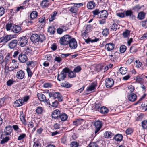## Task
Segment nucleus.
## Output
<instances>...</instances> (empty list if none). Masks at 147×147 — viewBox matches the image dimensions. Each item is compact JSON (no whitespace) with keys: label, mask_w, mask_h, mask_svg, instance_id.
Returning a JSON list of instances; mask_svg holds the SVG:
<instances>
[{"label":"nucleus","mask_w":147,"mask_h":147,"mask_svg":"<svg viewBox=\"0 0 147 147\" xmlns=\"http://www.w3.org/2000/svg\"><path fill=\"white\" fill-rule=\"evenodd\" d=\"M31 41L33 43H36L38 42H42L45 39V37L43 34L40 35L36 34H33L30 37Z\"/></svg>","instance_id":"f257e3e1"},{"label":"nucleus","mask_w":147,"mask_h":147,"mask_svg":"<svg viewBox=\"0 0 147 147\" xmlns=\"http://www.w3.org/2000/svg\"><path fill=\"white\" fill-rule=\"evenodd\" d=\"M72 38L69 35H65L61 37L59 42L62 45H66L68 44Z\"/></svg>","instance_id":"f03ea898"},{"label":"nucleus","mask_w":147,"mask_h":147,"mask_svg":"<svg viewBox=\"0 0 147 147\" xmlns=\"http://www.w3.org/2000/svg\"><path fill=\"white\" fill-rule=\"evenodd\" d=\"M69 69L67 68L63 69L61 72L58 74L57 79L59 81L64 80L66 77L67 74L69 72Z\"/></svg>","instance_id":"7ed1b4c3"},{"label":"nucleus","mask_w":147,"mask_h":147,"mask_svg":"<svg viewBox=\"0 0 147 147\" xmlns=\"http://www.w3.org/2000/svg\"><path fill=\"white\" fill-rule=\"evenodd\" d=\"M50 97H53L54 99L57 98L59 102L63 100V97L61 94L59 92H51L49 93Z\"/></svg>","instance_id":"20e7f679"},{"label":"nucleus","mask_w":147,"mask_h":147,"mask_svg":"<svg viewBox=\"0 0 147 147\" xmlns=\"http://www.w3.org/2000/svg\"><path fill=\"white\" fill-rule=\"evenodd\" d=\"M103 124V122L100 120L96 121H95L94 124V126L95 127V130L94 131L95 136H96L98 134V132L102 128Z\"/></svg>","instance_id":"39448f33"},{"label":"nucleus","mask_w":147,"mask_h":147,"mask_svg":"<svg viewBox=\"0 0 147 147\" xmlns=\"http://www.w3.org/2000/svg\"><path fill=\"white\" fill-rule=\"evenodd\" d=\"M27 38L25 36H23L18 38L17 40L18 42V45L21 47H24L27 44L28 42Z\"/></svg>","instance_id":"423d86ee"},{"label":"nucleus","mask_w":147,"mask_h":147,"mask_svg":"<svg viewBox=\"0 0 147 147\" xmlns=\"http://www.w3.org/2000/svg\"><path fill=\"white\" fill-rule=\"evenodd\" d=\"M37 96L38 99L41 102H45L47 105H50L49 99H46V96L43 94L41 93H38Z\"/></svg>","instance_id":"0eeeda50"},{"label":"nucleus","mask_w":147,"mask_h":147,"mask_svg":"<svg viewBox=\"0 0 147 147\" xmlns=\"http://www.w3.org/2000/svg\"><path fill=\"white\" fill-rule=\"evenodd\" d=\"M14 36L13 35H9L1 37L0 38V43L3 42L6 43L8 41L14 38Z\"/></svg>","instance_id":"6e6552de"},{"label":"nucleus","mask_w":147,"mask_h":147,"mask_svg":"<svg viewBox=\"0 0 147 147\" xmlns=\"http://www.w3.org/2000/svg\"><path fill=\"white\" fill-rule=\"evenodd\" d=\"M68 44L70 48L72 49H74L76 48L77 46V42L74 38H72L71 40L69 42Z\"/></svg>","instance_id":"1a4fd4ad"},{"label":"nucleus","mask_w":147,"mask_h":147,"mask_svg":"<svg viewBox=\"0 0 147 147\" xmlns=\"http://www.w3.org/2000/svg\"><path fill=\"white\" fill-rule=\"evenodd\" d=\"M114 81L113 79L108 78L105 81V85L107 88L112 87L114 85Z\"/></svg>","instance_id":"9d476101"},{"label":"nucleus","mask_w":147,"mask_h":147,"mask_svg":"<svg viewBox=\"0 0 147 147\" xmlns=\"http://www.w3.org/2000/svg\"><path fill=\"white\" fill-rule=\"evenodd\" d=\"M18 59L19 61L22 63L25 62L28 60L27 56L25 54L22 53L19 55Z\"/></svg>","instance_id":"9b49d317"},{"label":"nucleus","mask_w":147,"mask_h":147,"mask_svg":"<svg viewBox=\"0 0 147 147\" xmlns=\"http://www.w3.org/2000/svg\"><path fill=\"white\" fill-rule=\"evenodd\" d=\"M12 131V129L11 126H7L4 129V135L9 136L10 135Z\"/></svg>","instance_id":"f8f14e48"},{"label":"nucleus","mask_w":147,"mask_h":147,"mask_svg":"<svg viewBox=\"0 0 147 147\" xmlns=\"http://www.w3.org/2000/svg\"><path fill=\"white\" fill-rule=\"evenodd\" d=\"M108 15L107 11L105 10H103L100 11L99 18L100 19H106Z\"/></svg>","instance_id":"ddd939ff"},{"label":"nucleus","mask_w":147,"mask_h":147,"mask_svg":"<svg viewBox=\"0 0 147 147\" xmlns=\"http://www.w3.org/2000/svg\"><path fill=\"white\" fill-rule=\"evenodd\" d=\"M17 43L18 41L17 40H12L9 43V47L10 49H14L17 46Z\"/></svg>","instance_id":"4468645a"},{"label":"nucleus","mask_w":147,"mask_h":147,"mask_svg":"<svg viewBox=\"0 0 147 147\" xmlns=\"http://www.w3.org/2000/svg\"><path fill=\"white\" fill-rule=\"evenodd\" d=\"M60 111L58 109H56L54 111L51 115L52 118L55 119L59 118L60 114Z\"/></svg>","instance_id":"2eb2a0df"},{"label":"nucleus","mask_w":147,"mask_h":147,"mask_svg":"<svg viewBox=\"0 0 147 147\" xmlns=\"http://www.w3.org/2000/svg\"><path fill=\"white\" fill-rule=\"evenodd\" d=\"M16 76L17 78L22 79L25 76V73L22 70H20L17 72Z\"/></svg>","instance_id":"dca6fc26"},{"label":"nucleus","mask_w":147,"mask_h":147,"mask_svg":"<svg viewBox=\"0 0 147 147\" xmlns=\"http://www.w3.org/2000/svg\"><path fill=\"white\" fill-rule=\"evenodd\" d=\"M137 98L136 95L134 93H131L128 96V99L129 101L134 102L135 101Z\"/></svg>","instance_id":"f3484780"},{"label":"nucleus","mask_w":147,"mask_h":147,"mask_svg":"<svg viewBox=\"0 0 147 147\" xmlns=\"http://www.w3.org/2000/svg\"><path fill=\"white\" fill-rule=\"evenodd\" d=\"M114 48V45L113 43H109L106 44L105 46V48L108 51L113 50Z\"/></svg>","instance_id":"a211bd4d"},{"label":"nucleus","mask_w":147,"mask_h":147,"mask_svg":"<svg viewBox=\"0 0 147 147\" xmlns=\"http://www.w3.org/2000/svg\"><path fill=\"white\" fill-rule=\"evenodd\" d=\"M14 103L15 107H19L23 105L24 101L22 99H18L15 101Z\"/></svg>","instance_id":"6ab92c4d"},{"label":"nucleus","mask_w":147,"mask_h":147,"mask_svg":"<svg viewBox=\"0 0 147 147\" xmlns=\"http://www.w3.org/2000/svg\"><path fill=\"white\" fill-rule=\"evenodd\" d=\"M96 86V84L95 83L93 82L91 83L90 85L87 88L86 90L88 92H91L95 89Z\"/></svg>","instance_id":"aec40b11"},{"label":"nucleus","mask_w":147,"mask_h":147,"mask_svg":"<svg viewBox=\"0 0 147 147\" xmlns=\"http://www.w3.org/2000/svg\"><path fill=\"white\" fill-rule=\"evenodd\" d=\"M21 29L20 26L18 25H14L13 26L11 30L14 32L18 33L21 31Z\"/></svg>","instance_id":"412c9836"},{"label":"nucleus","mask_w":147,"mask_h":147,"mask_svg":"<svg viewBox=\"0 0 147 147\" xmlns=\"http://www.w3.org/2000/svg\"><path fill=\"white\" fill-rule=\"evenodd\" d=\"M49 5L48 0H43L40 4L41 6L43 8L47 7Z\"/></svg>","instance_id":"4be33fe9"},{"label":"nucleus","mask_w":147,"mask_h":147,"mask_svg":"<svg viewBox=\"0 0 147 147\" xmlns=\"http://www.w3.org/2000/svg\"><path fill=\"white\" fill-rule=\"evenodd\" d=\"M125 14L126 16H129L131 19H134L135 17L133 14L132 11L130 10H127L125 12Z\"/></svg>","instance_id":"5701e85b"},{"label":"nucleus","mask_w":147,"mask_h":147,"mask_svg":"<svg viewBox=\"0 0 147 147\" xmlns=\"http://www.w3.org/2000/svg\"><path fill=\"white\" fill-rule=\"evenodd\" d=\"M95 6V3L94 1H90L87 3V7L88 9H94Z\"/></svg>","instance_id":"b1692460"},{"label":"nucleus","mask_w":147,"mask_h":147,"mask_svg":"<svg viewBox=\"0 0 147 147\" xmlns=\"http://www.w3.org/2000/svg\"><path fill=\"white\" fill-rule=\"evenodd\" d=\"M123 137L122 135L120 134L116 135L113 138L115 140L118 142H120L122 140Z\"/></svg>","instance_id":"393cba45"},{"label":"nucleus","mask_w":147,"mask_h":147,"mask_svg":"<svg viewBox=\"0 0 147 147\" xmlns=\"http://www.w3.org/2000/svg\"><path fill=\"white\" fill-rule=\"evenodd\" d=\"M68 116L65 113H62L60 115L59 118H60L62 121H65L67 120Z\"/></svg>","instance_id":"a878e982"},{"label":"nucleus","mask_w":147,"mask_h":147,"mask_svg":"<svg viewBox=\"0 0 147 147\" xmlns=\"http://www.w3.org/2000/svg\"><path fill=\"white\" fill-rule=\"evenodd\" d=\"M104 136L106 138H111L113 136H114V134L110 131H108L105 132Z\"/></svg>","instance_id":"bb28decb"},{"label":"nucleus","mask_w":147,"mask_h":147,"mask_svg":"<svg viewBox=\"0 0 147 147\" xmlns=\"http://www.w3.org/2000/svg\"><path fill=\"white\" fill-rule=\"evenodd\" d=\"M61 86L66 88H69L72 86V85L66 81H64L61 84Z\"/></svg>","instance_id":"cd10ccee"},{"label":"nucleus","mask_w":147,"mask_h":147,"mask_svg":"<svg viewBox=\"0 0 147 147\" xmlns=\"http://www.w3.org/2000/svg\"><path fill=\"white\" fill-rule=\"evenodd\" d=\"M55 28L53 26H50L49 27L48 29V32H49L50 34H54L55 32Z\"/></svg>","instance_id":"c85d7f7f"},{"label":"nucleus","mask_w":147,"mask_h":147,"mask_svg":"<svg viewBox=\"0 0 147 147\" xmlns=\"http://www.w3.org/2000/svg\"><path fill=\"white\" fill-rule=\"evenodd\" d=\"M130 31L127 30H126L123 32L122 35L124 38H128L130 36Z\"/></svg>","instance_id":"c756f323"},{"label":"nucleus","mask_w":147,"mask_h":147,"mask_svg":"<svg viewBox=\"0 0 147 147\" xmlns=\"http://www.w3.org/2000/svg\"><path fill=\"white\" fill-rule=\"evenodd\" d=\"M43 111V108L40 106L37 107L36 110V113L38 115L42 114Z\"/></svg>","instance_id":"7c9ffc66"},{"label":"nucleus","mask_w":147,"mask_h":147,"mask_svg":"<svg viewBox=\"0 0 147 147\" xmlns=\"http://www.w3.org/2000/svg\"><path fill=\"white\" fill-rule=\"evenodd\" d=\"M38 15V13L36 11H32L30 14V17L32 19L35 18Z\"/></svg>","instance_id":"2f4dec72"},{"label":"nucleus","mask_w":147,"mask_h":147,"mask_svg":"<svg viewBox=\"0 0 147 147\" xmlns=\"http://www.w3.org/2000/svg\"><path fill=\"white\" fill-rule=\"evenodd\" d=\"M100 112L102 114H105L108 112V110L107 108L105 107H101L100 108Z\"/></svg>","instance_id":"473e14b6"},{"label":"nucleus","mask_w":147,"mask_h":147,"mask_svg":"<svg viewBox=\"0 0 147 147\" xmlns=\"http://www.w3.org/2000/svg\"><path fill=\"white\" fill-rule=\"evenodd\" d=\"M64 26H62V28H59L57 30V33L59 34H61L64 31H66L65 28H64Z\"/></svg>","instance_id":"72a5a7b5"},{"label":"nucleus","mask_w":147,"mask_h":147,"mask_svg":"<svg viewBox=\"0 0 147 147\" xmlns=\"http://www.w3.org/2000/svg\"><path fill=\"white\" fill-rule=\"evenodd\" d=\"M127 69L124 67H121L119 69L120 73L123 75L125 74L127 72Z\"/></svg>","instance_id":"f704fd0d"},{"label":"nucleus","mask_w":147,"mask_h":147,"mask_svg":"<svg viewBox=\"0 0 147 147\" xmlns=\"http://www.w3.org/2000/svg\"><path fill=\"white\" fill-rule=\"evenodd\" d=\"M145 13L143 12H141L138 13V18L140 20L143 19L145 17Z\"/></svg>","instance_id":"c9c22d12"},{"label":"nucleus","mask_w":147,"mask_h":147,"mask_svg":"<svg viewBox=\"0 0 147 147\" xmlns=\"http://www.w3.org/2000/svg\"><path fill=\"white\" fill-rule=\"evenodd\" d=\"M10 57V55L8 53L7 55L5 57V60L4 59L3 63L5 66L7 65L8 62L9 61V59Z\"/></svg>","instance_id":"e433bc0d"},{"label":"nucleus","mask_w":147,"mask_h":147,"mask_svg":"<svg viewBox=\"0 0 147 147\" xmlns=\"http://www.w3.org/2000/svg\"><path fill=\"white\" fill-rule=\"evenodd\" d=\"M137 51V49L134 46L131 47L129 50L130 52L133 54L135 53Z\"/></svg>","instance_id":"4c0bfd02"},{"label":"nucleus","mask_w":147,"mask_h":147,"mask_svg":"<svg viewBox=\"0 0 147 147\" xmlns=\"http://www.w3.org/2000/svg\"><path fill=\"white\" fill-rule=\"evenodd\" d=\"M20 120L25 125H26V120L24 115L23 114L20 115Z\"/></svg>","instance_id":"58836bf2"},{"label":"nucleus","mask_w":147,"mask_h":147,"mask_svg":"<svg viewBox=\"0 0 147 147\" xmlns=\"http://www.w3.org/2000/svg\"><path fill=\"white\" fill-rule=\"evenodd\" d=\"M68 73H69V77L70 78H73L76 76V73L74 71H70L69 70V71Z\"/></svg>","instance_id":"ea45409f"},{"label":"nucleus","mask_w":147,"mask_h":147,"mask_svg":"<svg viewBox=\"0 0 147 147\" xmlns=\"http://www.w3.org/2000/svg\"><path fill=\"white\" fill-rule=\"evenodd\" d=\"M118 25L115 23H114L111 24L110 27L111 29L115 31L117 28Z\"/></svg>","instance_id":"a19ab883"},{"label":"nucleus","mask_w":147,"mask_h":147,"mask_svg":"<svg viewBox=\"0 0 147 147\" xmlns=\"http://www.w3.org/2000/svg\"><path fill=\"white\" fill-rule=\"evenodd\" d=\"M9 140V138L8 137H5L3 138L1 141V143L2 144H5Z\"/></svg>","instance_id":"79ce46f5"},{"label":"nucleus","mask_w":147,"mask_h":147,"mask_svg":"<svg viewBox=\"0 0 147 147\" xmlns=\"http://www.w3.org/2000/svg\"><path fill=\"white\" fill-rule=\"evenodd\" d=\"M142 126L144 129L147 128V120H144L142 122Z\"/></svg>","instance_id":"37998d69"},{"label":"nucleus","mask_w":147,"mask_h":147,"mask_svg":"<svg viewBox=\"0 0 147 147\" xmlns=\"http://www.w3.org/2000/svg\"><path fill=\"white\" fill-rule=\"evenodd\" d=\"M26 71L28 74V76L29 77H31L33 75V73L29 67H28L27 68Z\"/></svg>","instance_id":"c03bdc74"},{"label":"nucleus","mask_w":147,"mask_h":147,"mask_svg":"<svg viewBox=\"0 0 147 147\" xmlns=\"http://www.w3.org/2000/svg\"><path fill=\"white\" fill-rule=\"evenodd\" d=\"M109 34V29L107 28H105L104 29L102 32V34L103 35L106 36Z\"/></svg>","instance_id":"a18cd8bd"},{"label":"nucleus","mask_w":147,"mask_h":147,"mask_svg":"<svg viewBox=\"0 0 147 147\" xmlns=\"http://www.w3.org/2000/svg\"><path fill=\"white\" fill-rule=\"evenodd\" d=\"M92 13H93V15L95 16H97V17L99 18V13H100V11H99V10L98 9H96L95 10L93 11Z\"/></svg>","instance_id":"49530a36"},{"label":"nucleus","mask_w":147,"mask_h":147,"mask_svg":"<svg viewBox=\"0 0 147 147\" xmlns=\"http://www.w3.org/2000/svg\"><path fill=\"white\" fill-rule=\"evenodd\" d=\"M126 49V47L124 45H122L120 47V51L121 53H124Z\"/></svg>","instance_id":"de8ad7c7"},{"label":"nucleus","mask_w":147,"mask_h":147,"mask_svg":"<svg viewBox=\"0 0 147 147\" xmlns=\"http://www.w3.org/2000/svg\"><path fill=\"white\" fill-rule=\"evenodd\" d=\"M52 84L50 82L46 83L44 84L43 87L45 88H51L52 87Z\"/></svg>","instance_id":"09e8293b"},{"label":"nucleus","mask_w":147,"mask_h":147,"mask_svg":"<svg viewBox=\"0 0 147 147\" xmlns=\"http://www.w3.org/2000/svg\"><path fill=\"white\" fill-rule=\"evenodd\" d=\"M12 26V24L11 23H8L6 25V29L7 31H9Z\"/></svg>","instance_id":"8fccbe9b"},{"label":"nucleus","mask_w":147,"mask_h":147,"mask_svg":"<svg viewBox=\"0 0 147 147\" xmlns=\"http://www.w3.org/2000/svg\"><path fill=\"white\" fill-rule=\"evenodd\" d=\"M77 8L76 7H72L69 9V11L73 13H76L77 12Z\"/></svg>","instance_id":"3c124183"},{"label":"nucleus","mask_w":147,"mask_h":147,"mask_svg":"<svg viewBox=\"0 0 147 147\" xmlns=\"http://www.w3.org/2000/svg\"><path fill=\"white\" fill-rule=\"evenodd\" d=\"M73 123V125L78 126L81 124L80 121L79 119H77L76 121H74Z\"/></svg>","instance_id":"603ef678"},{"label":"nucleus","mask_w":147,"mask_h":147,"mask_svg":"<svg viewBox=\"0 0 147 147\" xmlns=\"http://www.w3.org/2000/svg\"><path fill=\"white\" fill-rule=\"evenodd\" d=\"M101 104H96L95 105V109L97 111L100 112Z\"/></svg>","instance_id":"864d4df0"},{"label":"nucleus","mask_w":147,"mask_h":147,"mask_svg":"<svg viewBox=\"0 0 147 147\" xmlns=\"http://www.w3.org/2000/svg\"><path fill=\"white\" fill-rule=\"evenodd\" d=\"M78 143L76 142H72L70 144L71 147H78Z\"/></svg>","instance_id":"5fc2aeb1"},{"label":"nucleus","mask_w":147,"mask_h":147,"mask_svg":"<svg viewBox=\"0 0 147 147\" xmlns=\"http://www.w3.org/2000/svg\"><path fill=\"white\" fill-rule=\"evenodd\" d=\"M89 147H98L97 144L95 142L90 143L88 145Z\"/></svg>","instance_id":"6e6d98bb"},{"label":"nucleus","mask_w":147,"mask_h":147,"mask_svg":"<svg viewBox=\"0 0 147 147\" xmlns=\"http://www.w3.org/2000/svg\"><path fill=\"white\" fill-rule=\"evenodd\" d=\"M41 144L38 142H36L34 143L33 147H41Z\"/></svg>","instance_id":"4d7b16f0"},{"label":"nucleus","mask_w":147,"mask_h":147,"mask_svg":"<svg viewBox=\"0 0 147 147\" xmlns=\"http://www.w3.org/2000/svg\"><path fill=\"white\" fill-rule=\"evenodd\" d=\"M39 22L41 23H44L45 22V17L43 16L40 17L39 19Z\"/></svg>","instance_id":"13d9d810"},{"label":"nucleus","mask_w":147,"mask_h":147,"mask_svg":"<svg viewBox=\"0 0 147 147\" xmlns=\"http://www.w3.org/2000/svg\"><path fill=\"white\" fill-rule=\"evenodd\" d=\"M5 12L4 9L3 7H0V17L2 16Z\"/></svg>","instance_id":"bf43d9fd"},{"label":"nucleus","mask_w":147,"mask_h":147,"mask_svg":"<svg viewBox=\"0 0 147 147\" xmlns=\"http://www.w3.org/2000/svg\"><path fill=\"white\" fill-rule=\"evenodd\" d=\"M81 69V67L79 66H77L75 68L74 70V71L75 73H78L80 71Z\"/></svg>","instance_id":"052dcab7"},{"label":"nucleus","mask_w":147,"mask_h":147,"mask_svg":"<svg viewBox=\"0 0 147 147\" xmlns=\"http://www.w3.org/2000/svg\"><path fill=\"white\" fill-rule=\"evenodd\" d=\"M26 136V134H22L20 135L18 138V140H20L23 139Z\"/></svg>","instance_id":"680f3d73"},{"label":"nucleus","mask_w":147,"mask_h":147,"mask_svg":"<svg viewBox=\"0 0 147 147\" xmlns=\"http://www.w3.org/2000/svg\"><path fill=\"white\" fill-rule=\"evenodd\" d=\"M54 60L57 63H60L62 59L61 58L59 57H56Z\"/></svg>","instance_id":"e2e57ef3"},{"label":"nucleus","mask_w":147,"mask_h":147,"mask_svg":"<svg viewBox=\"0 0 147 147\" xmlns=\"http://www.w3.org/2000/svg\"><path fill=\"white\" fill-rule=\"evenodd\" d=\"M133 132V130L132 129L129 128L126 130L125 133L126 134L129 135L131 134Z\"/></svg>","instance_id":"0e129e2a"},{"label":"nucleus","mask_w":147,"mask_h":147,"mask_svg":"<svg viewBox=\"0 0 147 147\" xmlns=\"http://www.w3.org/2000/svg\"><path fill=\"white\" fill-rule=\"evenodd\" d=\"M14 82V81L13 79H10L7 82V84L8 86H10Z\"/></svg>","instance_id":"69168bd1"},{"label":"nucleus","mask_w":147,"mask_h":147,"mask_svg":"<svg viewBox=\"0 0 147 147\" xmlns=\"http://www.w3.org/2000/svg\"><path fill=\"white\" fill-rule=\"evenodd\" d=\"M142 26L145 28L147 27V20L146 21H142L141 22Z\"/></svg>","instance_id":"338daca9"},{"label":"nucleus","mask_w":147,"mask_h":147,"mask_svg":"<svg viewBox=\"0 0 147 147\" xmlns=\"http://www.w3.org/2000/svg\"><path fill=\"white\" fill-rule=\"evenodd\" d=\"M57 47L56 44L54 43L53 44L51 47V49L53 51H55L56 50Z\"/></svg>","instance_id":"774afa93"}]
</instances>
